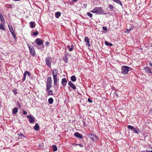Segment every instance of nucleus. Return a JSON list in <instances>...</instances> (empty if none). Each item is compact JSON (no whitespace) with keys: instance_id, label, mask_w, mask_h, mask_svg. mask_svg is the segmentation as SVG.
<instances>
[{"instance_id":"obj_1","label":"nucleus","mask_w":152,"mask_h":152,"mask_svg":"<svg viewBox=\"0 0 152 152\" xmlns=\"http://www.w3.org/2000/svg\"><path fill=\"white\" fill-rule=\"evenodd\" d=\"M90 12L93 13H96L97 14L100 15L103 14L104 11L102 8L101 7H95Z\"/></svg>"},{"instance_id":"obj_2","label":"nucleus","mask_w":152,"mask_h":152,"mask_svg":"<svg viewBox=\"0 0 152 152\" xmlns=\"http://www.w3.org/2000/svg\"><path fill=\"white\" fill-rule=\"evenodd\" d=\"M132 69V68L128 66H123L121 68V73L124 74H126L128 73L129 71Z\"/></svg>"},{"instance_id":"obj_3","label":"nucleus","mask_w":152,"mask_h":152,"mask_svg":"<svg viewBox=\"0 0 152 152\" xmlns=\"http://www.w3.org/2000/svg\"><path fill=\"white\" fill-rule=\"evenodd\" d=\"M52 81L51 77H48L46 82V90H49L52 87Z\"/></svg>"},{"instance_id":"obj_4","label":"nucleus","mask_w":152,"mask_h":152,"mask_svg":"<svg viewBox=\"0 0 152 152\" xmlns=\"http://www.w3.org/2000/svg\"><path fill=\"white\" fill-rule=\"evenodd\" d=\"M45 62L46 64L49 68L51 67V62L52 61L51 58L50 57H46L45 60Z\"/></svg>"},{"instance_id":"obj_5","label":"nucleus","mask_w":152,"mask_h":152,"mask_svg":"<svg viewBox=\"0 0 152 152\" xmlns=\"http://www.w3.org/2000/svg\"><path fill=\"white\" fill-rule=\"evenodd\" d=\"M28 46L29 49L30 54L32 56L34 57L35 55V52L33 46H31L30 44H27Z\"/></svg>"},{"instance_id":"obj_6","label":"nucleus","mask_w":152,"mask_h":152,"mask_svg":"<svg viewBox=\"0 0 152 152\" xmlns=\"http://www.w3.org/2000/svg\"><path fill=\"white\" fill-rule=\"evenodd\" d=\"M88 135L89 137L92 140L94 141L96 139H98L97 136L94 133H91L90 134H88Z\"/></svg>"},{"instance_id":"obj_7","label":"nucleus","mask_w":152,"mask_h":152,"mask_svg":"<svg viewBox=\"0 0 152 152\" xmlns=\"http://www.w3.org/2000/svg\"><path fill=\"white\" fill-rule=\"evenodd\" d=\"M127 128L129 129H131L135 133L138 134L139 131V129L134 127L133 126L129 125L127 126Z\"/></svg>"},{"instance_id":"obj_8","label":"nucleus","mask_w":152,"mask_h":152,"mask_svg":"<svg viewBox=\"0 0 152 152\" xmlns=\"http://www.w3.org/2000/svg\"><path fill=\"white\" fill-rule=\"evenodd\" d=\"M68 85L69 86L68 87V88L69 90L70 91H72L71 89H70V87H71L74 90H75L76 88L75 85L72 82L70 81H69Z\"/></svg>"},{"instance_id":"obj_9","label":"nucleus","mask_w":152,"mask_h":152,"mask_svg":"<svg viewBox=\"0 0 152 152\" xmlns=\"http://www.w3.org/2000/svg\"><path fill=\"white\" fill-rule=\"evenodd\" d=\"M53 80H54V85L55 86L54 88H55L56 89H57L58 88V87L57 85V83L58 80H59L58 78H57V76H53Z\"/></svg>"},{"instance_id":"obj_10","label":"nucleus","mask_w":152,"mask_h":152,"mask_svg":"<svg viewBox=\"0 0 152 152\" xmlns=\"http://www.w3.org/2000/svg\"><path fill=\"white\" fill-rule=\"evenodd\" d=\"M27 117L29 119V122L30 123H33L34 121V118L33 115H28Z\"/></svg>"},{"instance_id":"obj_11","label":"nucleus","mask_w":152,"mask_h":152,"mask_svg":"<svg viewBox=\"0 0 152 152\" xmlns=\"http://www.w3.org/2000/svg\"><path fill=\"white\" fill-rule=\"evenodd\" d=\"M27 75L29 77H30L31 75V74L28 71H26L23 74V77L22 79V82H23L25 80Z\"/></svg>"},{"instance_id":"obj_12","label":"nucleus","mask_w":152,"mask_h":152,"mask_svg":"<svg viewBox=\"0 0 152 152\" xmlns=\"http://www.w3.org/2000/svg\"><path fill=\"white\" fill-rule=\"evenodd\" d=\"M74 134L75 137L79 139H83V135L79 133L78 132H75Z\"/></svg>"},{"instance_id":"obj_13","label":"nucleus","mask_w":152,"mask_h":152,"mask_svg":"<svg viewBox=\"0 0 152 152\" xmlns=\"http://www.w3.org/2000/svg\"><path fill=\"white\" fill-rule=\"evenodd\" d=\"M35 41L37 44L39 45H42L43 43V41L40 39L37 38L35 40Z\"/></svg>"},{"instance_id":"obj_14","label":"nucleus","mask_w":152,"mask_h":152,"mask_svg":"<svg viewBox=\"0 0 152 152\" xmlns=\"http://www.w3.org/2000/svg\"><path fill=\"white\" fill-rule=\"evenodd\" d=\"M67 81L66 78H63L61 80V84L64 86H65L67 84Z\"/></svg>"},{"instance_id":"obj_15","label":"nucleus","mask_w":152,"mask_h":152,"mask_svg":"<svg viewBox=\"0 0 152 152\" xmlns=\"http://www.w3.org/2000/svg\"><path fill=\"white\" fill-rule=\"evenodd\" d=\"M84 40L86 42H87V43L86 44V45H88V46H91L90 42H89V39L88 37H86L84 39Z\"/></svg>"},{"instance_id":"obj_16","label":"nucleus","mask_w":152,"mask_h":152,"mask_svg":"<svg viewBox=\"0 0 152 152\" xmlns=\"http://www.w3.org/2000/svg\"><path fill=\"white\" fill-rule=\"evenodd\" d=\"M53 76H57L58 73V71L57 69H54L53 71Z\"/></svg>"},{"instance_id":"obj_17","label":"nucleus","mask_w":152,"mask_h":152,"mask_svg":"<svg viewBox=\"0 0 152 152\" xmlns=\"http://www.w3.org/2000/svg\"><path fill=\"white\" fill-rule=\"evenodd\" d=\"M30 26L31 28H34L35 27L36 24L34 22L31 21L29 23Z\"/></svg>"},{"instance_id":"obj_18","label":"nucleus","mask_w":152,"mask_h":152,"mask_svg":"<svg viewBox=\"0 0 152 152\" xmlns=\"http://www.w3.org/2000/svg\"><path fill=\"white\" fill-rule=\"evenodd\" d=\"M144 70L147 72L150 73H152L151 70L149 68L147 67H145L144 68Z\"/></svg>"},{"instance_id":"obj_19","label":"nucleus","mask_w":152,"mask_h":152,"mask_svg":"<svg viewBox=\"0 0 152 152\" xmlns=\"http://www.w3.org/2000/svg\"><path fill=\"white\" fill-rule=\"evenodd\" d=\"M18 108L17 107H14L12 110V114L14 115L18 111Z\"/></svg>"},{"instance_id":"obj_20","label":"nucleus","mask_w":152,"mask_h":152,"mask_svg":"<svg viewBox=\"0 0 152 152\" xmlns=\"http://www.w3.org/2000/svg\"><path fill=\"white\" fill-rule=\"evenodd\" d=\"M39 128V124L37 123H36L35 126L34 127V129L36 131L38 130Z\"/></svg>"},{"instance_id":"obj_21","label":"nucleus","mask_w":152,"mask_h":152,"mask_svg":"<svg viewBox=\"0 0 152 152\" xmlns=\"http://www.w3.org/2000/svg\"><path fill=\"white\" fill-rule=\"evenodd\" d=\"M11 33L12 34V35L13 37L14 38L15 40V41L17 40V37L16 35L15 34V33L14 31L13 30L11 31H10Z\"/></svg>"},{"instance_id":"obj_22","label":"nucleus","mask_w":152,"mask_h":152,"mask_svg":"<svg viewBox=\"0 0 152 152\" xmlns=\"http://www.w3.org/2000/svg\"><path fill=\"white\" fill-rule=\"evenodd\" d=\"M61 12H57L55 13V16L57 18H59L61 15Z\"/></svg>"},{"instance_id":"obj_23","label":"nucleus","mask_w":152,"mask_h":152,"mask_svg":"<svg viewBox=\"0 0 152 152\" xmlns=\"http://www.w3.org/2000/svg\"><path fill=\"white\" fill-rule=\"evenodd\" d=\"M70 79L73 82H75L77 80L76 77L75 75L72 76Z\"/></svg>"},{"instance_id":"obj_24","label":"nucleus","mask_w":152,"mask_h":152,"mask_svg":"<svg viewBox=\"0 0 152 152\" xmlns=\"http://www.w3.org/2000/svg\"><path fill=\"white\" fill-rule=\"evenodd\" d=\"M48 102L50 104H52L53 102V99L52 97L48 99Z\"/></svg>"},{"instance_id":"obj_25","label":"nucleus","mask_w":152,"mask_h":152,"mask_svg":"<svg viewBox=\"0 0 152 152\" xmlns=\"http://www.w3.org/2000/svg\"><path fill=\"white\" fill-rule=\"evenodd\" d=\"M52 150L53 151H57V148L56 145H54L52 146Z\"/></svg>"},{"instance_id":"obj_26","label":"nucleus","mask_w":152,"mask_h":152,"mask_svg":"<svg viewBox=\"0 0 152 152\" xmlns=\"http://www.w3.org/2000/svg\"><path fill=\"white\" fill-rule=\"evenodd\" d=\"M0 19L1 21L3 22H5V20L4 19V18L3 16L2 15V14L0 12Z\"/></svg>"},{"instance_id":"obj_27","label":"nucleus","mask_w":152,"mask_h":152,"mask_svg":"<svg viewBox=\"0 0 152 152\" xmlns=\"http://www.w3.org/2000/svg\"><path fill=\"white\" fill-rule=\"evenodd\" d=\"M105 45L107 46H111L113 45L112 43H109L107 41H105L104 42Z\"/></svg>"},{"instance_id":"obj_28","label":"nucleus","mask_w":152,"mask_h":152,"mask_svg":"<svg viewBox=\"0 0 152 152\" xmlns=\"http://www.w3.org/2000/svg\"><path fill=\"white\" fill-rule=\"evenodd\" d=\"M113 1H114L115 2L117 3L118 4H120L121 6L122 7V4L121 2L119 0H113Z\"/></svg>"},{"instance_id":"obj_29","label":"nucleus","mask_w":152,"mask_h":152,"mask_svg":"<svg viewBox=\"0 0 152 152\" xmlns=\"http://www.w3.org/2000/svg\"><path fill=\"white\" fill-rule=\"evenodd\" d=\"M48 91V95H53V92L51 90L49 89V90H47Z\"/></svg>"},{"instance_id":"obj_30","label":"nucleus","mask_w":152,"mask_h":152,"mask_svg":"<svg viewBox=\"0 0 152 152\" xmlns=\"http://www.w3.org/2000/svg\"><path fill=\"white\" fill-rule=\"evenodd\" d=\"M64 61L66 63H67L68 62V58L66 56H65L64 57Z\"/></svg>"},{"instance_id":"obj_31","label":"nucleus","mask_w":152,"mask_h":152,"mask_svg":"<svg viewBox=\"0 0 152 152\" xmlns=\"http://www.w3.org/2000/svg\"><path fill=\"white\" fill-rule=\"evenodd\" d=\"M0 28L1 30H5V28H4L3 24L1 23H0Z\"/></svg>"},{"instance_id":"obj_32","label":"nucleus","mask_w":152,"mask_h":152,"mask_svg":"<svg viewBox=\"0 0 152 152\" xmlns=\"http://www.w3.org/2000/svg\"><path fill=\"white\" fill-rule=\"evenodd\" d=\"M5 6L8 8H13V7H12V5L10 4H6L5 5Z\"/></svg>"},{"instance_id":"obj_33","label":"nucleus","mask_w":152,"mask_h":152,"mask_svg":"<svg viewBox=\"0 0 152 152\" xmlns=\"http://www.w3.org/2000/svg\"><path fill=\"white\" fill-rule=\"evenodd\" d=\"M108 7L110 8L111 11H113L114 8L113 6L112 5H109L108 6Z\"/></svg>"},{"instance_id":"obj_34","label":"nucleus","mask_w":152,"mask_h":152,"mask_svg":"<svg viewBox=\"0 0 152 152\" xmlns=\"http://www.w3.org/2000/svg\"><path fill=\"white\" fill-rule=\"evenodd\" d=\"M71 47L69 49V51H72L74 50V45H72L71 46Z\"/></svg>"},{"instance_id":"obj_35","label":"nucleus","mask_w":152,"mask_h":152,"mask_svg":"<svg viewBox=\"0 0 152 152\" xmlns=\"http://www.w3.org/2000/svg\"><path fill=\"white\" fill-rule=\"evenodd\" d=\"M18 134L20 137H23L26 138V137L24 135L21 133H18Z\"/></svg>"},{"instance_id":"obj_36","label":"nucleus","mask_w":152,"mask_h":152,"mask_svg":"<svg viewBox=\"0 0 152 152\" xmlns=\"http://www.w3.org/2000/svg\"><path fill=\"white\" fill-rule=\"evenodd\" d=\"M17 90L15 88H14L12 90V92L14 93V94L15 95H16V94H17L18 93L17 92Z\"/></svg>"},{"instance_id":"obj_37","label":"nucleus","mask_w":152,"mask_h":152,"mask_svg":"<svg viewBox=\"0 0 152 152\" xmlns=\"http://www.w3.org/2000/svg\"><path fill=\"white\" fill-rule=\"evenodd\" d=\"M38 32L37 31L34 32H33V34L34 36H37V35H38Z\"/></svg>"},{"instance_id":"obj_38","label":"nucleus","mask_w":152,"mask_h":152,"mask_svg":"<svg viewBox=\"0 0 152 152\" xmlns=\"http://www.w3.org/2000/svg\"><path fill=\"white\" fill-rule=\"evenodd\" d=\"M87 15L90 18H91L92 17L93 15L91 13H90V12H88L87 13Z\"/></svg>"},{"instance_id":"obj_39","label":"nucleus","mask_w":152,"mask_h":152,"mask_svg":"<svg viewBox=\"0 0 152 152\" xmlns=\"http://www.w3.org/2000/svg\"><path fill=\"white\" fill-rule=\"evenodd\" d=\"M102 29L106 31V32L107 31L108 29L107 27L106 26H103L102 27Z\"/></svg>"},{"instance_id":"obj_40","label":"nucleus","mask_w":152,"mask_h":152,"mask_svg":"<svg viewBox=\"0 0 152 152\" xmlns=\"http://www.w3.org/2000/svg\"><path fill=\"white\" fill-rule=\"evenodd\" d=\"M8 27L10 31H11L13 30L12 27L11 26L8 25Z\"/></svg>"},{"instance_id":"obj_41","label":"nucleus","mask_w":152,"mask_h":152,"mask_svg":"<svg viewBox=\"0 0 152 152\" xmlns=\"http://www.w3.org/2000/svg\"><path fill=\"white\" fill-rule=\"evenodd\" d=\"M8 27L10 31H11L13 30L12 27L11 26L8 25Z\"/></svg>"},{"instance_id":"obj_42","label":"nucleus","mask_w":152,"mask_h":152,"mask_svg":"<svg viewBox=\"0 0 152 152\" xmlns=\"http://www.w3.org/2000/svg\"><path fill=\"white\" fill-rule=\"evenodd\" d=\"M45 43L46 46L48 47L49 45V42L47 41V42H45Z\"/></svg>"},{"instance_id":"obj_43","label":"nucleus","mask_w":152,"mask_h":152,"mask_svg":"<svg viewBox=\"0 0 152 152\" xmlns=\"http://www.w3.org/2000/svg\"><path fill=\"white\" fill-rule=\"evenodd\" d=\"M88 101L89 103H91L92 102V100L90 98H88Z\"/></svg>"},{"instance_id":"obj_44","label":"nucleus","mask_w":152,"mask_h":152,"mask_svg":"<svg viewBox=\"0 0 152 152\" xmlns=\"http://www.w3.org/2000/svg\"><path fill=\"white\" fill-rule=\"evenodd\" d=\"M23 113L24 115H26L27 114V113L26 111L24 110H23Z\"/></svg>"},{"instance_id":"obj_45","label":"nucleus","mask_w":152,"mask_h":152,"mask_svg":"<svg viewBox=\"0 0 152 152\" xmlns=\"http://www.w3.org/2000/svg\"><path fill=\"white\" fill-rule=\"evenodd\" d=\"M130 31V29H127L126 31H125V32L127 33H129Z\"/></svg>"},{"instance_id":"obj_46","label":"nucleus","mask_w":152,"mask_h":152,"mask_svg":"<svg viewBox=\"0 0 152 152\" xmlns=\"http://www.w3.org/2000/svg\"><path fill=\"white\" fill-rule=\"evenodd\" d=\"M78 145L79 146L81 147H83V145L81 144H78Z\"/></svg>"},{"instance_id":"obj_47","label":"nucleus","mask_w":152,"mask_h":152,"mask_svg":"<svg viewBox=\"0 0 152 152\" xmlns=\"http://www.w3.org/2000/svg\"><path fill=\"white\" fill-rule=\"evenodd\" d=\"M83 124H84V125H86V122L84 121H83Z\"/></svg>"},{"instance_id":"obj_48","label":"nucleus","mask_w":152,"mask_h":152,"mask_svg":"<svg viewBox=\"0 0 152 152\" xmlns=\"http://www.w3.org/2000/svg\"><path fill=\"white\" fill-rule=\"evenodd\" d=\"M12 1H20L21 0H12Z\"/></svg>"},{"instance_id":"obj_49","label":"nucleus","mask_w":152,"mask_h":152,"mask_svg":"<svg viewBox=\"0 0 152 152\" xmlns=\"http://www.w3.org/2000/svg\"><path fill=\"white\" fill-rule=\"evenodd\" d=\"M149 64L151 66H152V63L150 62L149 63Z\"/></svg>"},{"instance_id":"obj_50","label":"nucleus","mask_w":152,"mask_h":152,"mask_svg":"<svg viewBox=\"0 0 152 152\" xmlns=\"http://www.w3.org/2000/svg\"><path fill=\"white\" fill-rule=\"evenodd\" d=\"M151 146L150 145H148V148L150 149L151 148Z\"/></svg>"},{"instance_id":"obj_51","label":"nucleus","mask_w":152,"mask_h":152,"mask_svg":"<svg viewBox=\"0 0 152 152\" xmlns=\"http://www.w3.org/2000/svg\"><path fill=\"white\" fill-rule=\"evenodd\" d=\"M65 56H69V55L68 53H65Z\"/></svg>"},{"instance_id":"obj_52","label":"nucleus","mask_w":152,"mask_h":152,"mask_svg":"<svg viewBox=\"0 0 152 152\" xmlns=\"http://www.w3.org/2000/svg\"><path fill=\"white\" fill-rule=\"evenodd\" d=\"M18 106L19 107H20V104H19V102H18Z\"/></svg>"},{"instance_id":"obj_53","label":"nucleus","mask_w":152,"mask_h":152,"mask_svg":"<svg viewBox=\"0 0 152 152\" xmlns=\"http://www.w3.org/2000/svg\"><path fill=\"white\" fill-rule=\"evenodd\" d=\"M133 29V28L132 27H131V28L130 29V31H131Z\"/></svg>"},{"instance_id":"obj_54","label":"nucleus","mask_w":152,"mask_h":152,"mask_svg":"<svg viewBox=\"0 0 152 152\" xmlns=\"http://www.w3.org/2000/svg\"><path fill=\"white\" fill-rule=\"evenodd\" d=\"M78 145V144H77L75 143V145H74V146H77Z\"/></svg>"},{"instance_id":"obj_55","label":"nucleus","mask_w":152,"mask_h":152,"mask_svg":"<svg viewBox=\"0 0 152 152\" xmlns=\"http://www.w3.org/2000/svg\"><path fill=\"white\" fill-rule=\"evenodd\" d=\"M104 14V15H107V12H105V13H104V14Z\"/></svg>"},{"instance_id":"obj_56","label":"nucleus","mask_w":152,"mask_h":152,"mask_svg":"<svg viewBox=\"0 0 152 152\" xmlns=\"http://www.w3.org/2000/svg\"><path fill=\"white\" fill-rule=\"evenodd\" d=\"M78 0H73L74 2H76Z\"/></svg>"},{"instance_id":"obj_57","label":"nucleus","mask_w":152,"mask_h":152,"mask_svg":"<svg viewBox=\"0 0 152 152\" xmlns=\"http://www.w3.org/2000/svg\"><path fill=\"white\" fill-rule=\"evenodd\" d=\"M149 151H148V150H146V151H145L146 152H149Z\"/></svg>"},{"instance_id":"obj_58","label":"nucleus","mask_w":152,"mask_h":152,"mask_svg":"<svg viewBox=\"0 0 152 152\" xmlns=\"http://www.w3.org/2000/svg\"><path fill=\"white\" fill-rule=\"evenodd\" d=\"M67 48H68L69 49V48H70V46H67Z\"/></svg>"},{"instance_id":"obj_59","label":"nucleus","mask_w":152,"mask_h":152,"mask_svg":"<svg viewBox=\"0 0 152 152\" xmlns=\"http://www.w3.org/2000/svg\"><path fill=\"white\" fill-rule=\"evenodd\" d=\"M141 152H145V151H141Z\"/></svg>"},{"instance_id":"obj_60","label":"nucleus","mask_w":152,"mask_h":152,"mask_svg":"<svg viewBox=\"0 0 152 152\" xmlns=\"http://www.w3.org/2000/svg\"><path fill=\"white\" fill-rule=\"evenodd\" d=\"M42 47H43V48H44V45H42Z\"/></svg>"},{"instance_id":"obj_61","label":"nucleus","mask_w":152,"mask_h":152,"mask_svg":"<svg viewBox=\"0 0 152 152\" xmlns=\"http://www.w3.org/2000/svg\"><path fill=\"white\" fill-rule=\"evenodd\" d=\"M115 94L116 96H118V94Z\"/></svg>"},{"instance_id":"obj_62","label":"nucleus","mask_w":152,"mask_h":152,"mask_svg":"<svg viewBox=\"0 0 152 152\" xmlns=\"http://www.w3.org/2000/svg\"><path fill=\"white\" fill-rule=\"evenodd\" d=\"M149 152H152V151H150Z\"/></svg>"},{"instance_id":"obj_63","label":"nucleus","mask_w":152,"mask_h":152,"mask_svg":"<svg viewBox=\"0 0 152 152\" xmlns=\"http://www.w3.org/2000/svg\"><path fill=\"white\" fill-rule=\"evenodd\" d=\"M140 49L142 50V48H140Z\"/></svg>"},{"instance_id":"obj_64","label":"nucleus","mask_w":152,"mask_h":152,"mask_svg":"<svg viewBox=\"0 0 152 152\" xmlns=\"http://www.w3.org/2000/svg\"><path fill=\"white\" fill-rule=\"evenodd\" d=\"M151 149L152 150V147L151 148Z\"/></svg>"}]
</instances>
